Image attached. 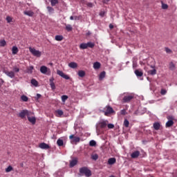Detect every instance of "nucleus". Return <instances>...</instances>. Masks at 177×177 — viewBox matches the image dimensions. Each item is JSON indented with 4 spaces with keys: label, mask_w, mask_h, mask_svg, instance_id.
I'll return each instance as SVG.
<instances>
[{
    "label": "nucleus",
    "mask_w": 177,
    "mask_h": 177,
    "mask_svg": "<svg viewBox=\"0 0 177 177\" xmlns=\"http://www.w3.org/2000/svg\"><path fill=\"white\" fill-rule=\"evenodd\" d=\"M102 113H104V115L109 117L111 114H114L115 111L113 109V107L110 106V105L106 106L102 111Z\"/></svg>",
    "instance_id": "1"
},
{
    "label": "nucleus",
    "mask_w": 177,
    "mask_h": 177,
    "mask_svg": "<svg viewBox=\"0 0 177 177\" xmlns=\"http://www.w3.org/2000/svg\"><path fill=\"white\" fill-rule=\"evenodd\" d=\"M80 173L82 175H85L86 177L92 176V171L86 167H81L80 169Z\"/></svg>",
    "instance_id": "2"
},
{
    "label": "nucleus",
    "mask_w": 177,
    "mask_h": 177,
    "mask_svg": "<svg viewBox=\"0 0 177 177\" xmlns=\"http://www.w3.org/2000/svg\"><path fill=\"white\" fill-rule=\"evenodd\" d=\"M135 97V94L131 93V94H128L124 96L122 99V102L123 103H129L130 101L132 100Z\"/></svg>",
    "instance_id": "3"
},
{
    "label": "nucleus",
    "mask_w": 177,
    "mask_h": 177,
    "mask_svg": "<svg viewBox=\"0 0 177 177\" xmlns=\"http://www.w3.org/2000/svg\"><path fill=\"white\" fill-rule=\"evenodd\" d=\"M29 51L30 53H32V55H33V56H36V57H41V51L31 47H29Z\"/></svg>",
    "instance_id": "4"
},
{
    "label": "nucleus",
    "mask_w": 177,
    "mask_h": 177,
    "mask_svg": "<svg viewBox=\"0 0 177 177\" xmlns=\"http://www.w3.org/2000/svg\"><path fill=\"white\" fill-rule=\"evenodd\" d=\"M19 117H20V118H25L26 115H31V111H28V110H22L19 113Z\"/></svg>",
    "instance_id": "5"
},
{
    "label": "nucleus",
    "mask_w": 177,
    "mask_h": 177,
    "mask_svg": "<svg viewBox=\"0 0 177 177\" xmlns=\"http://www.w3.org/2000/svg\"><path fill=\"white\" fill-rule=\"evenodd\" d=\"M57 74L59 75V77H62V78H64V80H71L70 76L64 74V73H63V71L60 70L57 71Z\"/></svg>",
    "instance_id": "6"
},
{
    "label": "nucleus",
    "mask_w": 177,
    "mask_h": 177,
    "mask_svg": "<svg viewBox=\"0 0 177 177\" xmlns=\"http://www.w3.org/2000/svg\"><path fill=\"white\" fill-rule=\"evenodd\" d=\"M108 124H109V120H103L102 122H100L98 123V125L100 128H101L102 129H104V128L107 127Z\"/></svg>",
    "instance_id": "7"
},
{
    "label": "nucleus",
    "mask_w": 177,
    "mask_h": 177,
    "mask_svg": "<svg viewBox=\"0 0 177 177\" xmlns=\"http://www.w3.org/2000/svg\"><path fill=\"white\" fill-rule=\"evenodd\" d=\"M39 147L40 149H44V150H48V149H50V147L49 145L45 143V142H41L39 145Z\"/></svg>",
    "instance_id": "8"
},
{
    "label": "nucleus",
    "mask_w": 177,
    "mask_h": 177,
    "mask_svg": "<svg viewBox=\"0 0 177 177\" xmlns=\"http://www.w3.org/2000/svg\"><path fill=\"white\" fill-rule=\"evenodd\" d=\"M151 68L153 69L148 71V74H149V75H156V74H157V70L156 69V66L151 65Z\"/></svg>",
    "instance_id": "9"
},
{
    "label": "nucleus",
    "mask_w": 177,
    "mask_h": 177,
    "mask_svg": "<svg viewBox=\"0 0 177 177\" xmlns=\"http://www.w3.org/2000/svg\"><path fill=\"white\" fill-rule=\"evenodd\" d=\"M77 164H78V160L77 159V158L73 159L72 160H71L70 162V167L71 168H73V167H75V165H77Z\"/></svg>",
    "instance_id": "10"
},
{
    "label": "nucleus",
    "mask_w": 177,
    "mask_h": 177,
    "mask_svg": "<svg viewBox=\"0 0 177 177\" xmlns=\"http://www.w3.org/2000/svg\"><path fill=\"white\" fill-rule=\"evenodd\" d=\"M27 117L29 122H31L32 125H35V122H37V119L35 118V117H30V115H28Z\"/></svg>",
    "instance_id": "11"
},
{
    "label": "nucleus",
    "mask_w": 177,
    "mask_h": 177,
    "mask_svg": "<svg viewBox=\"0 0 177 177\" xmlns=\"http://www.w3.org/2000/svg\"><path fill=\"white\" fill-rule=\"evenodd\" d=\"M4 73L7 75L8 77L10 78H13L15 77V72L14 71H4Z\"/></svg>",
    "instance_id": "12"
},
{
    "label": "nucleus",
    "mask_w": 177,
    "mask_h": 177,
    "mask_svg": "<svg viewBox=\"0 0 177 177\" xmlns=\"http://www.w3.org/2000/svg\"><path fill=\"white\" fill-rule=\"evenodd\" d=\"M69 139H73V142H75V143H78L80 140H81V138H80V137H75L74 136V135L70 136Z\"/></svg>",
    "instance_id": "13"
},
{
    "label": "nucleus",
    "mask_w": 177,
    "mask_h": 177,
    "mask_svg": "<svg viewBox=\"0 0 177 177\" xmlns=\"http://www.w3.org/2000/svg\"><path fill=\"white\" fill-rule=\"evenodd\" d=\"M140 155V152L139 151H136L133 152L131 155V158H138Z\"/></svg>",
    "instance_id": "14"
},
{
    "label": "nucleus",
    "mask_w": 177,
    "mask_h": 177,
    "mask_svg": "<svg viewBox=\"0 0 177 177\" xmlns=\"http://www.w3.org/2000/svg\"><path fill=\"white\" fill-rule=\"evenodd\" d=\"M40 72L41 74H46L48 73V67L46 66H42L40 67Z\"/></svg>",
    "instance_id": "15"
},
{
    "label": "nucleus",
    "mask_w": 177,
    "mask_h": 177,
    "mask_svg": "<svg viewBox=\"0 0 177 177\" xmlns=\"http://www.w3.org/2000/svg\"><path fill=\"white\" fill-rule=\"evenodd\" d=\"M117 160L115 159V158H110L109 160H108V164L109 165H113L114 164H115Z\"/></svg>",
    "instance_id": "16"
},
{
    "label": "nucleus",
    "mask_w": 177,
    "mask_h": 177,
    "mask_svg": "<svg viewBox=\"0 0 177 177\" xmlns=\"http://www.w3.org/2000/svg\"><path fill=\"white\" fill-rule=\"evenodd\" d=\"M68 67H70L71 68H77V67H78V64L75 62H72L68 64Z\"/></svg>",
    "instance_id": "17"
},
{
    "label": "nucleus",
    "mask_w": 177,
    "mask_h": 177,
    "mask_svg": "<svg viewBox=\"0 0 177 177\" xmlns=\"http://www.w3.org/2000/svg\"><path fill=\"white\" fill-rule=\"evenodd\" d=\"M160 128H161V124H160V122H156L153 123V129H155V131H158Z\"/></svg>",
    "instance_id": "18"
},
{
    "label": "nucleus",
    "mask_w": 177,
    "mask_h": 177,
    "mask_svg": "<svg viewBox=\"0 0 177 177\" xmlns=\"http://www.w3.org/2000/svg\"><path fill=\"white\" fill-rule=\"evenodd\" d=\"M24 13L26 16H29V17H32V16H34V12L32 10L24 11Z\"/></svg>",
    "instance_id": "19"
},
{
    "label": "nucleus",
    "mask_w": 177,
    "mask_h": 177,
    "mask_svg": "<svg viewBox=\"0 0 177 177\" xmlns=\"http://www.w3.org/2000/svg\"><path fill=\"white\" fill-rule=\"evenodd\" d=\"M134 73L137 77H143V72L142 71H139V70L136 69L134 71Z\"/></svg>",
    "instance_id": "20"
},
{
    "label": "nucleus",
    "mask_w": 177,
    "mask_h": 177,
    "mask_svg": "<svg viewBox=\"0 0 177 177\" xmlns=\"http://www.w3.org/2000/svg\"><path fill=\"white\" fill-rule=\"evenodd\" d=\"M18 52H19V48H17V46H14L12 48V55H17Z\"/></svg>",
    "instance_id": "21"
},
{
    "label": "nucleus",
    "mask_w": 177,
    "mask_h": 177,
    "mask_svg": "<svg viewBox=\"0 0 177 177\" xmlns=\"http://www.w3.org/2000/svg\"><path fill=\"white\" fill-rule=\"evenodd\" d=\"M47 10H48L49 15H52V14L55 13V8H53V7L47 6Z\"/></svg>",
    "instance_id": "22"
},
{
    "label": "nucleus",
    "mask_w": 177,
    "mask_h": 177,
    "mask_svg": "<svg viewBox=\"0 0 177 177\" xmlns=\"http://www.w3.org/2000/svg\"><path fill=\"white\" fill-rule=\"evenodd\" d=\"M100 62H96L93 64V68H95V70H99V68H100Z\"/></svg>",
    "instance_id": "23"
},
{
    "label": "nucleus",
    "mask_w": 177,
    "mask_h": 177,
    "mask_svg": "<svg viewBox=\"0 0 177 177\" xmlns=\"http://www.w3.org/2000/svg\"><path fill=\"white\" fill-rule=\"evenodd\" d=\"M57 146H59V147H62V146H63L64 145V142L63 141V140L59 138L57 140Z\"/></svg>",
    "instance_id": "24"
},
{
    "label": "nucleus",
    "mask_w": 177,
    "mask_h": 177,
    "mask_svg": "<svg viewBox=\"0 0 177 177\" xmlns=\"http://www.w3.org/2000/svg\"><path fill=\"white\" fill-rule=\"evenodd\" d=\"M169 70H171V71H174L176 67L175 66V64H174L172 62H171L169 64Z\"/></svg>",
    "instance_id": "25"
},
{
    "label": "nucleus",
    "mask_w": 177,
    "mask_h": 177,
    "mask_svg": "<svg viewBox=\"0 0 177 177\" xmlns=\"http://www.w3.org/2000/svg\"><path fill=\"white\" fill-rule=\"evenodd\" d=\"M172 125H174V120H168L166 122V128H170Z\"/></svg>",
    "instance_id": "26"
},
{
    "label": "nucleus",
    "mask_w": 177,
    "mask_h": 177,
    "mask_svg": "<svg viewBox=\"0 0 177 177\" xmlns=\"http://www.w3.org/2000/svg\"><path fill=\"white\" fill-rule=\"evenodd\" d=\"M33 70H34V66H29L26 69V73H28V74H32V71Z\"/></svg>",
    "instance_id": "27"
},
{
    "label": "nucleus",
    "mask_w": 177,
    "mask_h": 177,
    "mask_svg": "<svg viewBox=\"0 0 177 177\" xmlns=\"http://www.w3.org/2000/svg\"><path fill=\"white\" fill-rule=\"evenodd\" d=\"M51 3V6H56L59 3V0H49Z\"/></svg>",
    "instance_id": "28"
},
{
    "label": "nucleus",
    "mask_w": 177,
    "mask_h": 177,
    "mask_svg": "<svg viewBox=\"0 0 177 177\" xmlns=\"http://www.w3.org/2000/svg\"><path fill=\"white\" fill-rule=\"evenodd\" d=\"M55 113L57 114L56 115L57 117H62V115H63V114H64V113L62 110H57L55 111Z\"/></svg>",
    "instance_id": "29"
},
{
    "label": "nucleus",
    "mask_w": 177,
    "mask_h": 177,
    "mask_svg": "<svg viewBox=\"0 0 177 177\" xmlns=\"http://www.w3.org/2000/svg\"><path fill=\"white\" fill-rule=\"evenodd\" d=\"M87 45V48H95V43L92 42V41H88L87 43H86Z\"/></svg>",
    "instance_id": "30"
},
{
    "label": "nucleus",
    "mask_w": 177,
    "mask_h": 177,
    "mask_svg": "<svg viewBox=\"0 0 177 177\" xmlns=\"http://www.w3.org/2000/svg\"><path fill=\"white\" fill-rule=\"evenodd\" d=\"M80 49H88L86 43H82L80 45Z\"/></svg>",
    "instance_id": "31"
},
{
    "label": "nucleus",
    "mask_w": 177,
    "mask_h": 177,
    "mask_svg": "<svg viewBox=\"0 0 177 177\" xmlns=\"http://www.w3.org/2000/svg\"><path fill=\"white\" fill-rule=\"evenodd\" d=\"M77 74L81 78H84V77H85V71H79Z\"/></svg>",
    "instance_id": "32"
},
{
    "label": "nucleus",
    "mask_w": 177,
    "mask_h": 177,
    "mask_svg": "<svg viewBox=\"0 0 177 177\" xmlns=\"http://www.w3.org/2000/svg\"><path fill=\"white\" fill-rule=\"evenodd\" d=\"M65 28H66V31H68V32H70V31H73V26H71V25H70V24L66 25Z\"/></svg>",
    "instance_id": "33"
},
{
    "label": "nucleus",
    "mask_w": 177,
    "mask_h": 177,
    "mask_svg": "<svg viewBox=\"0 0 177 177\" xmlns=\"http://www.w3.org/2000/svg\"><path fill=\"white\" fill-rule=\"evenodd\" d=\"M21 100H22V102H28V97H27L25 95H23L21 96Z\"/></svg>",
    "instance_id": "34"
},
{
    "label": "nucleus",
    "mask_w": 177,
    "mask_h": 177,
    "mask_svg": "<svg viewBox=\"0 0 177 177\" xmlns=\"http://www.w3.org/2000/svg\"><path fill=\"white\" fill-rule=\"evenodd\" d=\"M31 84L34 86H37L38 85V81H37V80H35V79H32L31 80Z\"/></svg>",
    "instance_id": "35"
},
{
    "label": "nucleus",
    "mask_w": 177,
    "mask_h": 177,
    "mask_svg": "<svg viewBox=\"0 0 177 177\" xmlns=\"http://www.w3.org/2000/svg\"><path fill=\"white\" fill-rule=\"evenodd\" d=\"M62 101L63 102V103H66V100H67V99H68V96L64 95L61 97Z\"/></svg>",
    "instance_id": "36"
},
{
    "label": "nucleus",
    "mask_w": 177,
    "mask_h": 177,
    "mask_svg": "<svg viewBox=\"0 0 177 177\" xmlns=\"http://www.w3.org/2000/svg\"><path fill=\"white\" fill-rule=\"evenodd\" d=\"M123 125L126 127L128 128L129 127V121L128 120L124 119Z\"/></svg>",
    "instance_id": "37"
},
{
    "label": "nucleus",
    "mask_w": 177,
    "mask_h": 177,
    "mask_svg": "<svg viewBox=\"0 0 177 177\" xmlns=\"http://www.w3.org/2000/svg\"><path fill=\"white\" fill-rule=\"evenodd\" d=\"M104 77H106V72L104 71L101 72L100 74V80H103Z\"/></svg>",
    "instance_id": "38"
},
{
    "label": "nucleus",
    "mask_w": 177,
    "mask_h": 177,
    "mask_svg": "<svg viewBox=\"0 0 177 177\" xmlns=\"http://www.w3.org/2000/svg\"><path fill=\"white\" fill-rule=\"evenodd\" d=\"M55 40L56 41H63V36L62 35H56Z\"/></svg>",
    "instance_id": "39"
},
{
    "label": "nucleus",
    "mask_w": 177,
    "mask_h": 177,
    "mask_svg": "<svg viewBox=\"0 0 177 177\" xmlns=\"http://www.w3.org/2000/svg\"><path fill=\"white\" fill-rule=\"evenodd\" d=\"M91 158H92V160H94V161H96V160H97V158H99V155L95 153L91 156Z\"/></svg>",
    "instance_id": "40"
},
{
    "label": "nucleus",
    "mask_w": 177,
    "mask_h": 177,
    "mask_svg": "<svg viewBox=\"0 0 177 177\" xmlns=\"http://www.w3.org/2000/svg\"><path fill=\"white\" fill-rule=\"evenodd\" d=\"M0 46H6V41L5 39L0 41Z\"/></svg>",
    "instance_id": "41"
},
{
    "label": "nucleus",
    "mask_w": 177,
    "mask_h": 177,
    "mask_svg": "<svg viewBox=\"0 0 177 177\" xmlns=\"http://www.w3.org/2000/svg\"><path fill=\"white\" fill-rule=\"evenodd\" d=\"M11 171H13V167L12 166L10 165L6 168V172H11Z\"/></svg>",
    "instance_id": "42"
},
{
    "label": "nucleus",
    "mask_w": 177,
    "mask_h": 177,
    "mask_svg": "<svg viewBox=\"0 0 177 177\" xmlns=\"http://www.w3.org/2000/svg\"><path fill=\"white\" fill-rule=\"evenodd\" d=\"M89 145L91 146L92 147L96 146V141L95 140H91L89 142Z\"/></svg>",
    "instance_id": "43"
},
{
    "label": "nucleus",
    "mask_w": 177,
    "mask_h": 177,
    "mask_svg": "<svg viewBox=\"0 0 177 177\" xmlns=\"http://www.w3.org/2000/svg\"><path fill=\"white\" fill-rule=\"evenodd\" d=\"M50 85L52 89H55V88H56L55 86V83L53 82V81H52V80H50Z\"/></svg>",
    "instance_id": "44"
},
{
    "label": "nucleus",
    "mask_w": 177,
    "mask_h": 177,
    "mask_svg": "<svg viewBox=\"0 0 177 177\" xmlns=\"http://www.w3.org/2000/svg\"><path fill=\"white\" fill-rule=\"evenodd\" d=\"M6 19L7 20L8 23H12V21H13V19L9 16H8Z\"/></svg>",
    "instance_id": "45"
},
{
    "label": "nucleus",
    "mask_w": 177,
    "mask_h": 177,
    "mask_svg": "<svg viewBox=\"0 0 177 177\" xmlns=\"http://www.w3.org/2000/svg\"><path fill=\"white\" fill-rule=\"evenodd\" d=\"M19 71H20V69H19V68H17V67H16V66H15V67L13 68V72H14V73H19Z\"/></svg>",
    "instance_id": "46"
},
{
    "label": "nucleus",
    "mask_w": 177,
    "mask_h": 177,
    "mask_svg": "<svg viewBox=\"0 0 177 177\" xmlns=\"http://www.w3.org/2000/svg\"><path fill=\"white\" fill-rule=\"evenodd\" d=\"M120 114H121L122 115H125L127 114V110H125V109L121 110V111H120Z\"/></svg>",
    "instance_id": "47"
},
{
    "label": "nucleus",
    "mask_w": 177,
    "mask_h": 177,
    "mask_svg": "<svg viewBox=\"0 0 177 177\" xmlns=\"http://www.w3.org/2000/svg\"><path fill=\"white\" fill-rule=\"evenodd\" d=\"M99 15H100V16L101 17H104V15H106V12H104V11H100Z\"/></svg>",
    "instance_id": "48"
},
{
    "label": "nucleus",
    "mask_w": 177,
    "mask_h": 177,
    "mask_svg": "<svg viewBox=\"0 0 177 177\" xmlns=\"http://www.w3.org/2000/svg\"><path fill=\"white\" fill-rule=\"evenodd\" d=\"M107 127H108L109 129H113L114 128V124H108Z\"/></svg>",
    "instance_id": "49"
},
{
    "label": "nucleus",
    "mask_w": 177,
    "mask_h": 177,
    "mask_svg": "<svg viewBox=\"0 0 177 177\" xmlns=\"http://www.w3.org/2000/svg\"><path fill=\"white\" fill-rule=\"evenodd\" d=\"M162 9H168V5L165 3H162Z\"/></svg>",
    "instance_id": "50"
},
{
    "label": "nucleus",
    "mask_w": 177,
    "mask_h": 177,
    "mask_svg": "<svg viewBox=\"0 0 177 177\" xmlns=\"http://www.w3.org/2000/svg\"><path fill=\"white\" fill-rule=\"evenodd\" d=\"M165 51L167 53H171L172 50L171 49H169L168 47L165 48Z\"/></svg>",
    "instance_id": "51"
},
{
    "label": "nucleus",
    "mask_w": 177,
    "mask_h": 177,
    "mask_svg": "<svg viewBox=\"0 0 177 177\" xmlns=\"http://www.w3.org/2000/svg\"><path fill=\"white\" fill-rule=\"evenodd\" d=\"M86 5L88 7V8H93V4L92 3H86Z\"/></svg>",
    "instance_id": "52"
},
{
    "label": "nucleus",
    "mask_w": 177,
    "mask_h": 177,
    "mask_svg": "<svg viewBox=\"0 0 177 177\" xmlns=\"http://www.w3.org/2000/svg\"><path fill=\"white\" fill-rule=\"evenodd\" d=\"M160 93H161V95H165V93H167V90H165V89H162V90L160 91Z\"/></svg>",
    "instance_id": "53"
},
{
    "label": "nucleus",
    "mask_w": 177,
    "mask_h": 177,
    "mask_svg": "<svg viewBox=\"0 0 177 177\" xmlns=\"http://www.w3.org/2000/svg\"><path fill=\"white\" fill-rule=\"evenodd\" d=\"M41 97V94H37L36 97H35V100H38V99H40Z\"/></svg>",
    "instance_id": "54"
},
{
    "label": "nucleus",
    "mask_w": 177,
    "mask_h": 177,
    "mask_svg": "<svg viewBox=\"0 0 177 177\" xmlns=\"http://www.w3.org/2000/svg\"><path fill=\"white\" fill-rule=\"evenodd\" d=\"M81 3H82L83 5H86V1L85 0H80Z\"/></svg>",
    "instance_id": "55"
},
{
    "label": "nucleus",
    "mask_w": 177,
    "mask_h": 177,
    "mask_svg": "<svg viewBox=\"0 0 177 177\" xmlns=\"http://www.w3.org/2000/svg\"><path fill=\"white\" fill-rule=\"evenodd\" d=\"M109 28H110V30H113L114 28V26L112 24H110Z\"/></svg>",
    "instance_id": "56"
},
{
    "label": "nucleus",
    "mask_w": 177,
    "mask_h": 177,
    "mask_svg": "<svg viewBox=\"0 0 177 177\" xmlns=\"http://www.w3.org/2000/svg\"><path fill=\"white\" fill-rule=\"evenodd\" d=\"M136 67H138V64L135 62L133 63V68H136Z\"/></svg>",
    "instance_id": "57"
},
{
    "label": "nucleus",
    "mask_w": 177,
    "mask_h": 177,
    "mask_svg": "<svg viewBox=\"0 0 177 177\" xmlns=\"http://www.w3.org/2000/svg\"><path fill=\"white\" fill-rule=\"evenodd\" d=\"M74 20H80V17L75 16L73 17Z\"/></svg>",
    "instance_id": "58"
},
{
    "label": "nucleus",
    "mask_w": 177,
    "mask_h": 177,
    "mask_svg": "<svg viewBox=\"0 0 177 177\" xmlns=\"http://www.w3.org/2000/svg\"><path fill=\"white\" fill-rule=\"evenodd\" d=\"M103 2L104 3H107L110 2V0H104Z\"/></svg>",
    "instance_id": "59"
},
{
    "label": "nucleus",
    "mask_w": 177,
    "mask_h": 177,
    "mask_svg": "<svg viewBox=\"0 0 177 177\" xmlns=\"http://www.w3.org/2000/svg\"><path fill=\"white\" fill-rule=\"evenodd\" d=\"M70 20H74V17L71 16V17H70Z\"/></svg>",
    "instance_id": "60"
},
{
    "label": "nucleus",
    "mask_w": 177,
    "mask_h": 177,
    "mask_svg": "<svg viewBox=\"0 0 177 177\" xmlns=\"http://www.w3.org/2000/svg\"><path fill=\"white\" fill-rule=\"evenodd\" d=\"M3 95V93H2V90H0V96Z\"/></svg>",
    "instance_id": "61"
},
{
    "label": "nucleus",
    "mask_w": 177,
    "mask_h": 177,
    "mask_svg": "<svg viewBox=\"0 0 177 177\" xmlns=\"http://www.w3.org/2000/svg\"><path fill=\"white\" fill-rule=\"evenodd\" d=\"M20 166H21V167H24V164L21 163V164H20Z\"/></svg>",
    "instance_id": "62"
},
{
    "label": "nucleus",
    "mask_w": 177,
    "mask_h": 177,
    "mask_svg": "<svg viewBox=\"0 0 177 177\" xmlns=\"http://www.w3.org/2000/svg\"><path fill=\"white\" fill-rule=\"evenodd\" d=\"M86 35H91V32H87Z\"/></svg>",
    "instance_id": "63"
}]
</instances>
